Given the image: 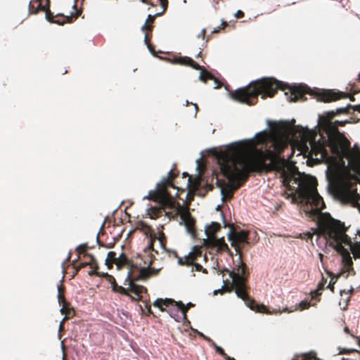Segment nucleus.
<instances>
[{"label": "nucleus", "instance_id": "nucleus-1", "mask_svg": "<svg viewBox=\"0 0 360 360\" xmlns=\"http://www.w3.org/2000/svg\"><path fill=\"white\" fill-rule=\"evenodd\" d=\"M333 118L321 120L318 118V124L325 131L326 136L320 137L317 141L310 144V151L312 155L317 156L321 155L320 158L314 159L316 162H321V159L333 158L341 156L344 154L345 149L350 146L344 132L338 130L339 127H345L349 123L348 120H333Z\"/></svg>", "mask_w": 360, "mask_h": 360}, {"label": "nucleus", "instance_id": "nucleus-2", "mask_svg": "<svg viewBox=\"0 0 360 360\" xmlns=\"http://www.w3.org/2000/svg\"><path fill=\"white\" fill-rule=\"evenodd\" d=\"M285 86H288V84L274 77H261L231 91L229 96L231 99L240 103L253 105L257 103L259 95L263 99L273 97L279 89H283Z\"/></svg>", "mask_w": 360, "mask_h": 360}, {"label": "nucleus", "instance_id": "nucleus-3", "mask_svg": "<svg viewBox=\"0 0 360 360\" xmlns=\"http://www.w3.org/2000/svg\"><path fill=\"white\" fill-rule=\"evenodd\" d=\"M136 258H139L145 266H141V264L134 265L139 267V271L134 275L133 280L136 281H146L151 277V274H149V269L155 259V257L152 252H144L143 254L137 253ZM131 270H129L127 272V276L124 284L125 285H128L130 288H132V278H131Z\"/></svg>", "mask_w": 360, "mask_h": 360}, {"label": "nucleus", "instance_id": "nucleus-4", "mask_svg": "<svg viewBox=\"0 0 360 360\" xmlns=\"http://www.w3.org/2000/svg\"><path fill=\"white\" fill-rule=\"evenodd\" d=\"M307 205L313 206L311 209H308L307 214L309 217L310 212L312 210L321 211L326 208V204L323 201V198L320 195L316 189H312L308 193L307 198H304V200Z\"/></svg>", "mask_w": 360, "mask_h": 360}, {"label": "nucleus", "instance_id": "nucleus-5", "mask_svg": "<svg viewBox=\"0 0 360 360\" xmlns=\"http://www.w3.org/2000/svg\"><path fill=\"white\" fill-rule=\"evenodd\" d=\"M326 244L337 253L342 255L345 257H348L347 264L353 271V262L350 257V252L348 248L345 247L340 240H337V237L335 234L327 240Z\"/></svg>", "mask_w": 360, "mask_h": 360}, {"label": "nucleus", "instance_id": "nucleus-6", "mask_svg": "<svg viewBox=\"0 0 360 360\" xmlns=\"http://www.w3.org/2000/svg\"><path fill=\"white\" fill-rule=\"evenodd\" d=\"M196 245H193L192 248V250L191 252H189L186 255H185L184 257H178L177 263L178 264L181 266H193L191 269V272H193V271H202L204 274L207 273V270L205 268H203V266L195 262V259L193 257L192 254L193 252V250L196 248Z\"/></svg>", "mask_w": 360, "mask_h": 360}, {"label": "nucleus", "instance_id": "nucleus-7", "mask_svg": "<svg viewBox=\"0 0 360 360\" xmlns=\"http://www.w3.org/2000/svg\"><path fill=\"white\" fill-rule=\"evenodd\" d=\"M272 122H275L276 123L277 122L276 121H271L270 120H266V128L264 129H262L257 133L255 134V135L252 137V138H250V139H242V140H239V141H233L231 143H229L228 144H226V145H224V146H220L219 148H223V147H226L227 148H231L233 150H236V148L241 144V143H250L251 142H252L257 137H258L260 135H263L264 134H265L266 132V131L270 129V127H271V124Z\"/></svg>", "mask_w": 360, "mask_h": 360}, {"label": "nucleus", "instance_id": "nucleus-8", "mask_svg": "<svg viewBox=\"0 0 360 360\" xmlns=\"http://www.w3.org/2000/svg\"><path fill=\"white\" fill-rule=\"evenodd\" d=\"M309 91H311L310 87L305 84L300 83L297 85L295 84L290 89V94L288 96L287 99L289 102H297L302 99L304 97L302 94L309 93Z\"/></svg>", "mask_w": 360, "mask_h": 360}, {"label": "nucleus", "instance_id": "nucleus-9", "mask_svg": "<svg viewBox=\"0 0 360 360\" xmlns=\"http://www.w3.org/2000/svg\"><path fill=\"white\" fill-rule=\"evenodd\" d=\"M174 303H172L169 307L166 308V310L170 317L173 318L176 321H181L184 319L186 316V310L184 308V304L182 302L179 301V304L176 306L174 305Z\"/></svg>", "mask_w": 360, "mask_h": 360}, {"label": "nucleus", "instance_id": "nucleus-10", "mask_svg": "<svg viewBox=\"0 0 360 360\" xmlns=\"http://www.w3.org/2000/svg\"><path fill=\"white\" fill-rule=\"evenodd\" d=\"M309 217L319 226H326L329 221L335 220L328 212H321L318 210L311 211Z\"/></svg>", "mask_w": 360, "mask_h": 360}, {"label": "nucleus", "instance_id": "nucleus-11", "mask_svg": "<svg viewBox=\"0 0 360 360\" xmlns=\"http://www.w3.org/2000/svg\"><path fill=\"white\" fill-rule=\"evenodd\" d=\"M241 259V255H239L238 258V262L236 266V270L233 269L229 271L227 268H224L225 271H229L230 278H233L236 275H238L241 279L245 280V277L248 275V269Z\"/></svg>", "mask_w": 360, "mask_h": 360}, {"label": "nucleus", "instance_id": "nucleus-12", "mask_svg": "<svg viewBox=\"0 0 360 360\" xmlns=\"http://www.w3.org/2000/svg\"><path fill=\"white\" fill-rule=\"evenodd\" d=\"M317 94H316V99L318 101L320 102H324L328 103L330 102L336 98H338L340 96H337L335 94H342V92H338L335 93L333 90H326V89H321V90H316Z\"/></svg>", "mask_w": 360, "mask_h": 360}, {"label": "nucleus", "instance_id": "nucleus-13", "mask_svg": "<svg viewBox=\"0 0 360 360\" xmlns=\"http://www.w3.org/2000/svg\"><path fill=\"white\" fill-rule=\"evenodd\" d=\"M172 63L189 66L195 70H199L201 68L199 63L195 62L192 58L186 56H175L173 58Z\"/></svg>", "mask_w": 360, "mask_h": 360}, {"label": "nucleus", "instance_id": "nucleus-14", "mask_svg": "<svg viewBox=\"0 0 360 360\" xmlns=\"http://www.w3.org/2000/svg\"><path fill=\"white\" fill-rule=\"evenodd\" d=\"M350 108H352V105L351 104L348 103V104H347V105L337 108L335 110L325 111V112H323V114L319 115L318 118H319L320 120H321V119H323V118H325V119L333 118L336 115L347 113V109Z\"/></svg>", "mask_w": 360, "mask_h": 360}, {"label": "nucleus", "instance_id": "nucleus-15", "mask_svg": "<svg viewBox=\"0 0 360 360\" xmlns=\"http://www.w3.org/2000/svg\"><path fill=\"white\" fill-rule=\"evenodd\" d=\"M176 166L175 164L173 165V167L167 173V176H164L162 178V179L158 181L157 184H156V186H155V188L154 190H151L148 192V193L143 196V200H149L150 199V197L152 194L153 193H156L158 192V190H159V188L161 186H163L168 180V178L172 175V170H173V168Z\"/></svg>", "mask_w": 360, "mask_h": 360}, {"label": "nucleus", "instance_id": "nucleus-16", "mask_svg": "<svg viewBox=\"0 0 360 360\" xmlns=\"http://www.w3.org/2000/svg\"><path fill=\"white\" fill-rule=\"evenodd\" d=\"M172 303H176L174 300L172 298H157L154 302L153 306L158 307L160 311H163L166 310V308L169 307Z\"/></svg>", "mask_w": 360, "mask_h": 360}, {"label": "nucleus", "instance_id": "nucleus-17", "mask_svg": "<svg viewBox=\"0 0 360 360\" xmlns=\"http://www.w3.org/2000/svg\"><path fill=\"white\" fill-rule=\"evenodd\" d=\"M58 15H63L62 13H58L56 16L53 15V14L50 11H46L45 14V18L46 20L51 22V23H55L58 25H63L65 22H69L70 19L71 18V16H66V20L60 21V20L56 19V17Z\"/></svg>", "mask_w": 360, "mask_h": 360}, {"label": "nucleus", "instance_id": "nucleus-18", "mask_svg": "<svg viewBox=\"0 0 360 360\" xmlns=\"http://www.w3.org/2000/svg\"><path fill=\"white\" fill-rule=\"evenodd\" d=\"M335 236L337 237V240H340L343 245L345 246H348L349 247V248L351 249V250L352 251V249H353V243L352 241V238L351 237H349L347 234L346 233H342V234H339V233H335Z\"/></svg>", "mask_w": 360, "mask_h": 360}, {"label": "nucleus", "instance_id": "nucleus-19", "mask_svg": "<svg viewBox=\"0 0 360 360\" xmlns=\"http://www.w3.org/2000/svg\"><path fill=\"white\" fill-rule=\"evenodd\" d=\"M209 343L210 344L211 346L213 347L215 352L219 355H221L224 359V360H236L233 357L227 355L225 353L224 349L221 347L217 345L212 340V341H210Z\"/></svg>", "mask_w": 360, "mask_h": 360}, {"label": "nucleus", "instance_id": "nucleus-20", "mask_svg": "<svg viewBox=\"0 0 360 360\" xmlns=\"http://www.w3.org/2000/svg\"><path fill=\"white\" fill-rule=\"evenodd\" d=\"M212 228L213 231H217L221 228V224L217 221H212L210 224L205 226V235L206 236V240L209 238L208 228Z\"/></svg>", "mask_w": 360, "mask_h": 360}, {"label": "nucleus", "instance_id": "nucleus-21", "mask_svg": "<svg viewBox=\"0 0 360 360\" xmlns=\"http://www.w3.org/2000/svg\"><path fill=\"white\" fill-rule=\"evenodd\" d=\"M285 198L288 200L290 199L293 204H297L298 203V201L303 202L304 200V198L300 193H299L298 197L295 196V194L292 193H285Z\"/></svg>", "mask_w": 360, "mask_h": 360}, {"label": "nucleus", "instance_id": "nucleus-22", "mask_svg": "<svg viewBox=\"0 0 360 360\" xmlns=\"http://www.w3.org/2000/svg\"><path fill=\"white\" fill-rule=\"evenodd\" d=\"M158 1H159L160 6L163 8L162 11L157 13L154 14L153 15H152L151 14H149L147 18L148 20L149 19L153 18L156 16L161 15L162 13H164L165 12V11L167 9V0H158Z\"/></svg>", "mask_w": 360, "mask_h": 360}, {"label": "nucleus", "instance_id": "nucleus-23", "mask_svg": "<svg viewBox=\"0 0 360 360\" xmlns=\"http://www.w3.org/2000/svg\"><path fill=\"white\" fill-rule=\"evenodd\" d=\"M329 276L330 277V280L329 281V283L326 286V288H328L332 292H333V290H334V285L337 282V281H338V278L340 276V274H330Z\"/></svg>", "mask_w": 360, "mask_h": 360}, {"label": "nucleus", "instance_id": "nucleus-24", "mask_svg": "<svg viewBox=\"0 0 360 360\" xmlns=\"http://www.w3.org/2000/svg\"><path fill=\"white\" fill-rule=\"evenodd\" d=\"M232 235H233V229L231 227H229V230L227 233V239L229 242H231V245L235 248V250H236L235 255H238L239 253V249L236 245V243L232 240Z\"/></svg>", "mask_w": 360, "mask_h": 360}, {"label": "nucleus", "instance_id": "nucleus-25", "mask_svg": "<svg viewBox=\"0 0 360 360\" xmlns=\"http://www.w3.org/2000/svg\"><path fill=\"white\" fill-rule=\"evenodd\" d=\"M31 4H32V0H30L29 1V4H28L29 14H37L40 11L43 10V7H42L41 4H39L37 5V6L36 8H32Z\"/></svg>", "mask_w": 360, "mask_h": 360}, {"label": "nucleus", "instance_id": "nucleus-26", "mask_svg": "<svg viewBox=\"0 0 360 360\" xmlns=\"http://www.w3.org/2000/svg\"><path fill=\"white\" fill-rule=\"evenodd\" d=\"M83 257H87V258L89 259L88 262H90V266L91 265H96L97 266L96 259L94 257V255H92L91 253H89V252H84L83 253Z\"/></svg>", "mask_w": 360, "mask_h": 360}, {"label": "nucleus", "instance_id": "nucleus-27", "mask_svg": "<svg viewBox=\"0 0 360 360\" xmlns=\"http://www.w3.org/2000/svg\"><path fill=\"white\" fill-rule=\"evenodd\" d=\"M326 282H327V279L323 278L321 279V281L318 283L317 288L319 291L318 292L319 296L321 295V291L325 288V285H326Z\"/></svg>", "mask_w": 360, "mask_h": 360}, {"label": "nucleus", "instance_id": "nucleus-28", "mask_svg": "<svg viewBox=\"0 0 360 360\" xmlns=\"http://www.w3.org/2000/svg\"><path fill=\"white\" fill-rule=\"evenodd\" d=\"M228 25V22L226 21H225L224 19L221 20V24L214 27L212 31L211 32V34H216V33H218L220 30L221 28H224L225 27V25Z\"/></svg>", "mask_w": 360, "mask_h": 360}, {"label": "nucleus", "instance_id": "nucleus-29", "mask_svg": "<svg viewBox=\"0 0 360 360\" xmlns=\"http://www.w3.org/2000/svg\"><path fill=\"white\" fill-rule=\"evenodd\" d=\"M143 252L145 253L146 252H155L156 254H158V251L155 250L154 248H153V241H150L149 243L148 244V245L145 248V249L143 250Z\"/></svg>", "mask_w": 360, "mask_h": 360}, {"label": "nucleus", "instance_id": "nucleus-30", "mask_svg": "<svg viewBox=\"0 0 360 360\" xmlns=\"http://www.w3.org/2000/svg\"><path fill=\"white\" fill-rule=\"evenodd\" d=\"M304 355L308 359H311L314 360H322L316 356V353L314 351H311L309 352L304 353Z\"/></svg>", "mask_w": 360, "mask_h": 360}, {"label": "nucleus", "instance_id": "nucleus-31", "mask_svg": "<svg viewBox=\"0 0 360 360\" xmlns=\"http://www.w3.org/2000/svg\"><path fill=\"white\" fill-rule=\"evenodd\" d=\"M117 260H120L122 263H128L129 262V259L127 255L124 252H121L119 256L117 257Z\"/></svg>", "mask_w": 360, "mask_h": 360}, {"label": "nucleus", "instance_id": "nucleus-32", "mask_svg": "<svg viewBox=\"0 0 360 360\" xmlns=\"http://www.w3.org/2000/svg\"><path fill=\"white\" fill-rule=\"evenodd\" d=\"M310 306L309 302L307 300H302L300 302L298 307L300 310H304L309 308Z\"/></svg>", "mask_w": 360, "mask_h": 360}, {"label": "nucleus", "instance_id": "nucleus-33", "mask_svg": "<svg viewBox=\"0 0 360 360\" xmlns=\"http://www.w3.org/2000/svg\"><path fill=\"white\" fill-rule=\"evenodd\" d=\"M162 269V266L158 267H151L149 269V274H151V276H156L158 274L159 271Z\"/></svg>", "mask_w": 360, "mask_h": 360}, {"label": "nucleus", "instance_id": "nucleus-34", "mask_svg": "<svg viewBox=\"0 0 360 360\" xmlns=\"http://www.w3.org/2000/svg\"><path fill=\"white\" fill-rule=\"evenodd\" d=\"M108 259L117 260V253L115 251H109L105 259V263Z\"/></svg>", "mask_w": 360, "mask_h": 360}, {"label": "nucleus", "instance_id": "nucleus-35", "mask_svg": "<svg viewBox=\"0 0 360 360\" xmlns=\"http://www.w3.org/2000/svg\"><path fill=\"white\" fill-rule=\"evenodd\" d=\"M131 291L135 292L136 294H138V292H146L147 291V289L143 285H136V290H132Z\"/></svg>", "mask_w": 360, "mask_h": 360}, {"label": "nucleus", "instance_id": "nucleus-36", "mask_svg": "<svg viewBox=\"0 0 360 360\" xmlns=\"http://www.w3.org/2000/svg\"><path fill=\"white\" fill-rule=\"evenodd\" d=\"M216 186H217V187L220 188L221 200V202H223L224 201V198H225L224 188H222V186L220 184V183L219 182V181H216Z\"/></svg>", "mask_w": 360, "mask_h": 360}, {"label": "nucleus", "instance_id": "nucleus-37", "mask_svg": "<svg viewBox=\"0 0 360 360\" xmlns=\"http://www.w3.org/2000/svg\"><path fill=\"white\" fill-rule=\"evenodd\" d=\"M143 42L146 45V46H147L148 51H150V53L153 56H155V53H154L153 49H151L150 45L148 43V41H147V34H145V37H144V39H143Z\"/></svg>", "mask_w": 360, "mask_h": 360}, {"label": "nucleus", "instance_id": "nucleus-38", "mask_svg": "<svg viewBox=\"0 0 360 360\" xmlns=\"http://www.w3.org/2000/svg\"><path fill=\"white\" fill-rule=\"evenodd\" d=\"M195 331L197 333V334L202 338L205 340H206L207 342H210V341H212V339L207 336H206L205 334H203V333L200 332V331H198L197 329L195 330Z\"/></svg>", "mask_w": 360, "mask_h": 360}, {"label": "nucleus", "instance_id": "nucleus-39", "mask_svg": "<svg viewBox=\"0 0 360 360\" xmlns=\"http://www.w3.org/2000/svg\"><path fill=\"white\" fill-rule=\"evenodd\" d=\"M216 244L217 245L224 244L226 248H228V245L226 243H225L224 236L217 238L216 239Z\"/></svg>", "mask_w": 360, "mask_h": 360}, {"label": "nucleus", "instance_id": "nucleus-40", "mask_svg": "<svg viewBox=\"0 0 360 360\" xmlns=\"http://www.w3.org/2000/svg\"><path fill=\"white\" fill-rule=\"evenodd\" d=\"M186 231L190 234L191 236L194 237V232L192 231V229L189 226L187 223H184Z\"/></svg>", "mask_w": 360, "mask_h": 360}, {"label": "nucleus", "instance_id": "nucleus-41", "mask_svg": "<svg viewBox=\"0 0 360 360\" xmlns=\"http://www.w3.org/2000/svg\"><path fill=\"white\" fill-rule=\"evenodd\" d=\"M87 266H90V262H87V261L81 262L78 263L77 269H80L84 268Z\"/></svg>", "mask_w": 360, "mask_h": 360}, {"label": "nucleus", "instance_id": "nucleus-42", "mask_svg": "<svg viewBox=\"0 0 360 360\" xmlns=\"http://www.w3.org/2000/svg\"><path fill=\"white\" fill-rule=\"evenodd\" d=\"M185 105H188L189 104H193L195 106V115L194 117H196L197 112L198 110V105L196 103H193L192 102L188 101V100H186Z\"/></svg>", "mask_w": 360, "mask_h": 360}, {"label": "nucleus", "instance_id": "nucleus-43", "mask_svg": "<svg viewBox=\"0 0 360 360\" xmlns=\"http://www.w3.org/2000/svg\"><path fill=\"white\" fill-rule=\"evenodd\" d=\"M243 15H244V13H243L241 10H238V11L234 13V17H235L236 18H242Z\"/></svg>", "mask_w": 360, "mask_h": 360}, {"label": "nucleus", "instance_id": "nucleus-44", "mask_svg": "<svg viewBox=\"0 0 360 360\" xmlns=\"http://www.w3.org/2000/svg\"><path fill=\"white\" fill-rule=\"evenodd\" d=\"M224 281V284L221 285V287L219 289H216L213 291V295H217L218 293L221 292L223 290L224 287L225 286V281Z\"/></svg>", "mask_w": 360, "mask_h": 360}, {"label": "nucleus", "instance_id": "nucleus-45", "mask_svg": "<svg viewBox=\"0 0 360 360\" xmlns=\"http://www.w3.org/2000/svg\"><path fill=\"white\" fill-rule=\"evenodd\" d=\"M150 27L148 25V19L146 20L144 24L142 25L141 30L142 32H145L146 28H150Z\"/></svg>", "mask_w": 360, "mask_h": 360}, {"label": "nucleus", "instance_id": "nucleus-46", "mask_svg": "<svg viewBox=\"0 0 360 360\" xmlns=\"http://www.w3.org/2000/svg\"><path fill=\"white\" fill-rule=\"evenodd\" d=\"M203 152H204L203 150H202V151L200 152V157L198 159H197V160H195V162H196V165H197V166H196V169H198V168H199V165H200V159H201V158H202V156H203Z\"/></svg>", "mask_w": 360, "mask_h": 360}, {"label": "nucleus", "instance_id": "nucleus-47", "mask_svg": "<svg viewBox=\"0 0 360 360\" xmlns=\"http://www.w3.org/2000/svg\"><path fill=\"white\" fill-rule=\"evenodd\" d=\"M205 32H206V29H205V28H203V29L200 31V32L197 35V37H198V38L202 37V38L204 39V38H205Z\"/></svg>", "mask_w": 360, "mask_h": 360}, {"label": "nucleus", "instance_id": "nucleus-48", "mask_svg": "<svg viewBox=\"0 0 360 360\" xmlns=\"http://www.w3.org/2000/svg\"><path fill=\"white\" fill-rule=\"evenodd\" d=\"M198 79L204 83L206 82L205 79V77H204V73L202 71H200V75L198 76Z\"/></svg>", "mask_w": 360, "mask_h": 360}, {"label": "nucleus", "instance_id": "nucleus-49", "mask_svg": "<svg viewBox=\"0 0 360 360\" xmlns=\"http://www.w3.org/2000/svg\"><path fill=\"white\" fill-rule=\"evenodd\" d=\"M350 291H354V288L352 287L350 288L349 290H340V294L341 296H342L343 294H347Z\"/></svg>", "mask_w": 360, "mask_h": 360}, {"label": "nucleus", "instance_id": "nucleus-50", "mask_svg": "<svg viewBox=\"0 0 360 360\" xmlns=\"http://www.w3.org/2000/svg\"><path fill=\"white\" fill-rule=\"evenodd\" d=\"M338 349H340V352L339 354L340 353H343V351H347V354L350 352V351H356V349H346V348H344V349H341L340 347H338Z\"/></svg>", "mask_w": 360, "mask_h": 360}, {"label": "nucleus", "instance_id": "nucleus-51", "mask_svg": "<svg viewBox=\"0 0 360 360\" xmlns=\"http://www.w3.org/2000/svg\"><path fill=\"white\" fill-rule=\"evenodd\" d=\"M57 289H58L57 297H58V302L60 304V285H57Z\"/></svg>", "mask_w": 360, "mask_h": 360}, {"label": "nucleus", "instance_id": "nucleus-52", "mask_svg": "<svg viewBox=\"0 0 360 360\" xmlns=\"http://www.w3.org/2000/svg\"><path fill=\"white\" fill-rule=\"evenodd\" d=\"M221 216L222 217V222H223V224H224V227H226L227 226V223H226V219H225V217H224L223 212L221 213Z\"/></svg>", "mask_w": 360, "mask_h": 360}, {"label": "nucleus", "instance_id": "nucleus-53", "mask_svg": "<svg viewBox=\"0 0 360 360\" xmlns=\"http://www.w3.org/2000/svg\"><path fill=\"white\" fill-rule=\"evenodd\" d=\"M121 314L122 316H125L126 318H128L129 312H127V311L122 309L121 311Z\"/></svg>", "mask_w": 360, "mask_h": 360}, {"label": "nucleus", "instance_id": "nucleus-54", "mask_svg": "<svg viewBox=\"0 0 360 360\" xmlns=\"http://www.w3.org/2000/svg\"><path fill=\"white\" fill-rule=\"evenodd\" d=\"M87 245L86 243H81L79 244L78 246H77V248H75V250L77 251L79 250V249L82 247H86Z\"/></svg>", "mask_w": 360, "mask_h": 360}, {"label": "nucleus", "instance_id": "nucleus-55", "mask_svg": "<svg viewBox=\"0 0 360 360\" xmlns=\"http://www.w3.org/2000/svg\"><path fill=\"white\" fill-rule=\"evenodd\" d=\"M96 274V271L94 270H90L88 272V274L91 276H94Z\"/></svg>", "mask_w": 360, "mask_h": 360}, {"label": "nucleus", "instance_id": "nucleus-56", "mask_svg": "<svg viewBox=\"0 0 360 360\" xmlns=\"http://www.w3.org/2000/svg\"><path fill=\"white\" fill-rule=\"evenodd\" d=\"M188 176H189V174L187 172H184L182 173V177L183 178H186V177H188Z\"/></svg>", "mask_w": 360, "mask_h": 360}, {"label": "nucleus", "instance_id": "nucleus-57", "mask_svg": "<svg viewBox=\"0 0 360 360\" xmlns=\"http://www.w3.org/2000/svg\"><path fill=\"white\" fill-rule=\"evenodd\" d=\"M342 275L344 276L345 278H347L348 276H349V273L346 271H344L342 273Z\"/></svg>", "mask_w": 360, "mask_h": 360}, {"label": "nucleus", "instance_id": "nucleus-58", "mask_svg": "<svg viewBox=\"0 0 360 360\" xmlns=\"http://www.w3.org/2000/svg\"><path fill=\"white\" fill-rule=\"evenodd\" d=\"M159 243H160V247H161L163 250H166V248H165V245H163V243H162V241H160V242H159Z\"/></svg>", "mask_w": 360, "mask_h": 360}, {"label": "nucleus", "instance_id": "nucleus-59", "mask_svg": "<svg viewBox=\"0 0 360 360\" xmlns=\"http://www.w3.org/2000/svg\"><path fill=\"white\" fill-rule=\"evenodd\" d=\"M129 298L131 300V302H135L136 300V297L131 296V295H129Z\"/></svg>", "mask_w": 360, "mask_h": 360}, {"label": "nucleus", "instance_id": "nucleus-60", "mask_svg": "<svg viewBox=\"0 0 360 360\" xmlns=\"http://www.w3.org/2000/svg\"><path fill=\"white\" fill-rule=\"evenodd\" d=\"M236 295L237 297L242 298V297L238 291H236Z\"/></svg>", "mask_w": 360, "mask_h": 360}, {"label": "nucleus", "instance_id": "nucleus-61", "mask_svg": "<svg viewBox=\"0 0 360 360\" xmlns=\"http://www.w3.org/2000/svg\"><path fill=\"white\" fill-rule=\"evenodd\" d=\"M79 258H80V257H79V256H77V257L76 259H73V260H72V263H73V264H75L77 260H79Z\"/></svg>", "mask_w": 360, "mask_h": 360}, {"label": "nucleus", "instance_id": "nucleus-62", "mask_svg": "<svg viewBox=\"0 0 360 360\" xmlns=\"http://www.w3.org/2000/svg\"><path fill=\"white\" fill-rule=\"evenodd\" d=\"M200 54H201V51H199V52L195 55V57L196 58H198L200 57Z\"/></svg>", "mask_w": 360, "mask_h": 360}, {"label": "nucleus", "instance_id": "nucleus-63", "mask_svg": "<svg viewBox=\"0 0 360 360\" xmlns=\"http://www.w3.org/2000/svg\"><path fill=\"white\" fill-rule=\"evenodd\" d=\"M186 305H187L188 307H193L194 304H193L192 302H188V303L186 304Z\"/></svg>", "mask_w": 360, "mask_h": 360}, {"label": "nucleus", "instance_id": "nucleus-64", "mask_svg": "<svg viewBox=\"0 0 360 360\" xmlns=\"http://www.w3.org/2000/svg\"><path fill=\"white\" fill-rule=\"evenodd\" d=\"M356 235L360 238V229L356 230Z\"/></svg>", "mask_w": 360, "mask_h": 360}]
</instances>
